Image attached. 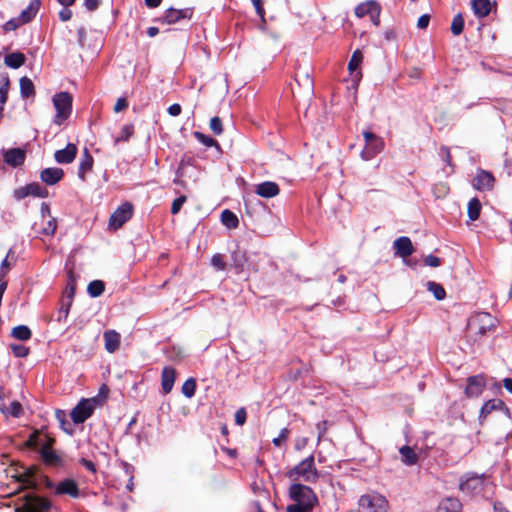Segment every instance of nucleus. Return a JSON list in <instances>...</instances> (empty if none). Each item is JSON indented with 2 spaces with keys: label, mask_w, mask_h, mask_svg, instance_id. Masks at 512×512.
Listing matches in <instances>:
<instances>
[{
  "label": "nucleus",
  "mask_w": 512,
  "mask_h": 512,
  "mask_svg": "<svg viewBox=\"0 0 512 512\" xmlns=\"http://www.w3.org/2000/svg\"><path fill=\"white\" fill-rule=\"evenodd\" d=\"M292 503L286 507V512H312L318 503L315 492L301 483H293L288 490Z\"/></svg>",
  "instance_id": "obj_1"
},
{
  "label": "nucleus",
  "mask_w": 512,
  "mask_h": 512,
  "mask_svg": "<svg viewBox=\"0 0 512 512\" xmlns=\"http://www.w3.org/2000/svg\"><path fill=\"white\" fill-rule=\"evenodd\" d=\"M52 507L50 499L29 492L17 499L14 512H50Z\"/></svg>",
  "instance_id": "obj_2"
},
{
  "label": "nucleus",
  "mask_w": 512,
  "mask_h": 512,
  "mask_svg": "<svg viewBox=\"0 0 512 512\" xmlns=\"http://www.w3.org/2000/svg\"><path fill=\"white\" fill-rule=\"evenodd\" d=\"M287 476L295 483H297L296 481L300 479L308 483H316L319 479V472L315 466L314 456L310 455L302 460L299 464L287 472Z\"/></svg>",
  "instance_id": "obj_3"
},
{
  "label": "nucleus",
  "mask_w": 512,
  "mask_h": 512,
  "mask_svg": "<svg viewBox=\"0 0 512 512\" xmlns=\"http://www.w3.org/2000/svg\"><path fill=\"white\" fill-rule=\"evenodd\" d=\"M73 98L69 92H60L53 96V104L57 111L54 123L61 125L67 120L72 112Z\"/></svg>",
  "instance_id": "obj_4"
},
{
  "label": "nucleus",
  "mask_w": 512,
  "mask_h": 512,
  "mask_svg": "<svg viewBox=\"0 0 512 512\" xmlns=\"http://www.w3.org/2000/svg\"><path fill=\"white\" fill-rule=\"evenodd\" d=\"M494 327V319L487 312H479L472 316L467 323V332L470 335L483 336Z\"/></svg>",
  "instance_id": "obj_5"
},
{
  "label": "nucleus",
  "mask_w": 512,
  "mask_h": 512,
  "mask_svg": "<svg viewBox=\"0 0 512 512\" xmlns=\"http://www.w3.org/2000/svg\"><path fill=\"white\" fill-rule=\"evenodd\" d=\"M359 512H387L388 501L379 493L362 495L358 501Z\"/></svg>",
  "instance_id": "obj_6"
},
{
  "label": "nucleus",
  "mask_w": 512,
  "mask_h": 512,
  "mask_svg": "<svg viewBox=\"0 0 512 512\" xmlns=\"http://www.w3.org/2000/svg\"><path fill=\"white\" fill-rule=\"evenodd\" d=\"M363 137L365 141V147L361 151V158L365 161H368L383 151L385 142L382 137L368 130L363 132Z\"/></svg>",
  "instance_id": "obj_7"
},
{
  "label": "nucleus",
  "mask_w": 512,
  "mask_h": 512,
  "mask_svg": "<svg viewBox=\"0 0 512 512\" xmlns=\"http://www.w3.org/2000/svg\"><path fill=\"white\" fill-rule=\"evenodd\" d=\"M193 14L194 9L192 7L183 9L169 7L160 17L154 19V21L161 24L172 25L180 23L181 21H190L193 17Z\"/></svg>",
  "instance_id": "obj_8"
},
{
  "label": "nucleus",
  "mask_w": 512,
  "mask_h": 512,
  "mask_svg": "<svg viewBox=\"0 0 512 512\" xmlns=\"http://www.w3.org/2000/svg\"><path fill=\"white\" fill-rule=\"evenodd\" d=\"M98 403V398L81 399L78 404L72 409L70 416L75 424H82L90 418L95 410V405Z\"/></svg>",
  "instance_id": "obj_9"
},
{
  "label": "nucleus",
  "mask_w": 512,
  "mask_h": 512,
  "mask_svg": "<svg viewBox=\"0 0 512 512\" xmlns=\"http://www.w3.org/2000/svg\"><path fill=\"white\" fill-rule=\"evenodd\" d=\"M133 205L130 202H125L120 205L109 218V227L113 230H118L133 216Z\"/></svg>",
  "instance_id": "obj_10"
},
{
  "label": "nucleus",
  "mask_w": 512,
  "mask_h": 512,
  "mask_svg": "<svg viewBox=\"0 0 512 512\" xmlns=\"http://www.w3.org/2000/svg\"><path fill=\"white\" fill-rule=\"evenodd\" d=\"M486 386L485 377L482 374L469 376L464 394L467 398H477L484 391Z\"/></svg>",
  "instance_id": "obj_11"
},
{
  "label": "nucleus",
  "mask_w": 512,
  "mask_h": 512,
  "mask_svg": "<svg viewBox=\"0 0 512 512\" xmlns=\"http://www.w3.org/2000/svg\"><path fill=\"white\" fill-rule=\"evenodd\" d=\"M363 58L364 56L361 50L356 49L348 62L350 77L355 86H357L362 79V71L360 69V65L363 61Z\"/></svg>",
  "instance_id": "obj_12"
},
{
  "label": "nucleus",
  "mask_w": 512,
  "mask_h": 512,
  "mask_svg": "<svg viewBox=\"0 0 512 512\" xmlns=\"http://www.w3.org/2000/svg\"><path fill=\"white\" fill-rule=\"evenodd\" d=\"M495 178L489 171L479 169L472 180V186L478 191L492 190Z\"/></svg>",
  "instance_id": "obj_13"
},
{
  "label": "nucleus",
  "mask_w": 512,
  "mask_h": 512,
  "mask_svg": "<svg viewBox=\"0 0 512 512\" xmlns=\"http://www.w3.org/2000/svg\"><path fill=\"white\" fill-rule=\"evenodd\" d=\"M36 473V468L35 467H29V468H26L25 471L23 473H18L16 475L13 476V478H15V480L19 483H21L22 485H20L17 490L10 494L9 496H12L14 494H18L20 493L21 491H23L24 489H36L37 487V484L32 480V478L34 477Z\"/></svg>",
  "instance_id": "obj_14"
},
{
  "label": "nucleus",
  "mask_w": 512,
  "mask_h": 512,
  "mask_svg": "<svg viewBox=\"0 0 512 512\" xmlns=\"http://www.w3.org/2000/svg\"><path fill=\"white\" fill-rule=\"evenodd\" d=\"M55 495H67L71 498H79L80 497V489L78 483L71 478L64 479L60 481L54 490Z\"/></svg>",
  "instance_id": "obj_15"
},
{
  "label": "nucleus",
  "mask_w": 512,
  "mask_h": 512,
  "mask_svg": "<svg viewBox=\"0 0 512 512\" xmlns=\"http://www.w3.org/2000/svg\"><path fill=\"white\" fill-rule=\"evenodd\" d=\"M4 162L13 167H20L24 164L26 159V151L22 148H11L3 153Z\"/></svg>",
  "instance_id": "obj_16"
},
{
  "label": "nucleus",
  "mask_w": 512,
  "mask_h": 512,
  "mask_svg": "<svg viewBox=\"0 0 512 512\" xmlns=\"http://www.w3.org/2000/svg\"><path fill=\"white\" fill-rule=\"evenodd\" d=\"M38 452L41 456L43 463L46 466L56 467V468L65 466L64 458L60 454H58L54 449H50V450H47L46 448L38 449Z\"/></svg>",
  "instance_id": "obj_17"
},
{
  "label": "nucleus",
  "mask_w": 512,
  "mask_h": 512,
  "mask_svg": "<svg viewBox=\"0 0 512 512\" xmlns=\"http://www.w3.org/2000/svg\"><path fill=\"white\" fill-rule=\"evenodd\" d=\"M78 148L73 143H68L64 149L55 151L54 159L59 164H70L77 156Z\"/></svg>",
  "instance_id": "obj_18"
},
{
  "label": "nucleus",
  "mask_w": 512,
  "mask_h": 512,
  "mask_svg": "<svg viewBox=\"0 0 512 512\" xmlns=\"http://www.w3.org/2000/svg\"><path fill=\"white\" fill-rule=\"evenodd\" d=\"M497 410H505L508 412V408L505 406V403L501 399H490L485 402L479 412L480 424H483L484 420L490 413Z\"/></svg>",
  "instance_id": "obj_19"
},
{
  "label": "nucleus",
  "mask_w": 512,
  "mask_h": 512,
  "mask_svg": "<svg viewBox=\"0 0 512 512\" xmlns=\"http://www.w3.org/2000/svg\"><path fill=\"white\" fill-rule=\"evenodd\" d=\"M64 177V171L62 168L51 167L45 168L40 173V179L47 185H55L60 182Z\"/></svg>",
  "instance_id": "obj_20"
},
{
  "label": "nucleus",
  "mask_w": 512,
  "mask_h": 512,
  "mask_svg": "<svg viewBox=\"0 0 512 512\" xmlns=\"http://www.w3.org/2000/svg\"><path fill=\"white\" fill-rule=\"evenodd\" d=\"M255 193L262 198H273L280 193V188L273 181H264L256 185Z\"/></svg>",
  "instance_id": "obj_21"
},
{
  "label": "nucleus",
  "mask_w": 512,
  "mask_h": 512,
  "mask_svg": "<svg viewBox=\"0 0 512 512\" xmlns=\"http://www.w3.org/2000/svg\"><path fill=\"white\" fill-rule=\"evenodd\" d=\"M176 380V370L171 366H165L161 373V388L164 394H169Z\"/></svg>",
  "instance_id": "obj_22"
},
{
  "label": "nucleus",
  "mask_w": 512,
  "mask_h": 512,
  "mask_svg": "<svg viewBox=\"0 0 512 512\" xmlns=\"http://www.w3.org/2000/svg\"><path fill=\"white\" fill-rule=\"evenodd\" d=\"M396 254L402 258H406L413 254L414 247L409 237L401 236L394 241Z\"/></svg>",
  "instance_id": "obj_23"
},
{
  "label": "nucleus",
  "mask_w": 512,
  "mask_h": 512,
  "mask_svg": "<svg viewBox=\"0 0 512 512\" xmlns=\"http://www.w3.org/2000/svg\"><path fill=\"white\" fill-rule=\"evenodd\" d=\"M94 164V158L90 154L87 148L84 149L83 154L81 156L78 168V177L82 180H86L87 172L91 171Z\"/></svg>",
  "instance_id": "obj_24"
},
{
  "label": "nucleus",
  "mask_w": 512,
  "mask_h": 512,
  "mask_svg": "<svg viewBox=\"0 0 512 512\" xmlns=\"http://www.w3.org/2000/svg\"><path fill=\"white\" fill-rule=\"evenodd\" d=\"M105 349L109 353H114L120 347V334L115 330H107L103 334Z\"/></svg>",
  "instance_id": "obj_25"
},
{
  "label": "nucleus",
  "mask_w": 512,
  "mask_h": 512,
  "mask_svg": "<svg viewBox=\"0 0 512 512\" xmlns=\"http://www.w3.org/2000/svg\"><path fill=\"white\" fill-rule=\"evenodd\" d=\"M436 512H462V504L457 498L447 497L439 503Z\"/></svg>",
  "instance_id": "obj_26"
},
{
  "label": "nucleus",
  "mask_w": 512,
  "mask_h": 512,
  "mask_svg": "<svg viewBox=\"0 0 512 512\" xmlns=\"http://www.w3.org/2000/svg\"><path fill=\"white\" fill-rule=\"evenodd\" d=\"M472 9L478 18H484L491 12L490 0H472Z\"/></svg>",
  "instance_id": "obj_27"
},
{
  "label": "nucleus",
  "mask_w": 512,
  "mask_h": 512,
  "mask_svg": "<svg viewBox=\"0 0 512 512\" xmlns=\"http://www.w3.org/2000/svg\"><path fill=\"white\" fill-rule=\"evenodd\" d=\"M10 89V78L7 73L0 77V115L4 110V105L8 100V92Z\"/></svg>",
  "instance_id": "obj_28"
},
{
  "label": "nucleus",
  "mask_w": 512,
  "mask_h": 512,
  "mask_svg": "<svg viewBox=\"0 0 512 512\" xmlns=\"http://www.w3.org/2000/svg\"><path fill=\"white\" fill-rule=\"evenodd\" d=\"M402 462L407 466H413L418 462V455L414 449L408 445H404L399 449Z\"/></svg>",
  "instance_id": "obj_29"
},
{
  "label": "nucleus",
  "mask_w": 512,
  "mask_h": 512,
  "mask_svg": "<svg viewBox=\"0 0 512 512\" xmlns=\"http://www.w3.org/2000/svg\"><path fill=\"white\" fill-rule=\"evenodd\" d=\"M40 1L33 0L19 15L20 22L26 24L30 22L35 16L39 9Z\"/></svg>",
  "instance_id": "obj_30"
},
{
  "label": "nucleus",
  "mask_w": 512,
  "mask_h": 512,
  "mask_svg": "<svg viewBox=\"0 0 512 512\" xmlns=\"http://www.w3.org/2000/svg\"><path fill=\"white\" fill-rule=\"evenodd\" d=\"M26 61V56L22 52H13L10 54H7L4 58V63L6 66L18 69L22 65H24Z\"/></svg>",
  "instance_id": "obj_31"
},
{
  "label": "nucleus",
  "mask_w": 512,
  "mask_h": 512,
  "mask_svg": "<svg viewBox=\"0 0 512 512\" xmlns=\"http://www.w3.org/2000/svg\"><path fill=\"white\" fill-rule=\"evenodd\" d=\"M20 94L22 98H29L35 96V87L30 78L23 76L19 80Z\"/></svg>",
  "instance_id": "obj_32"
},
{
  "label": "nucleus",
  "mask_w": 512,
  "mask_h": 512,
  "mask_svg": "<svg viewBox=\"0 0 512 512\" xmlns=\"http://www.w3.org/2000/svg\"><path fill=\"white\" fill-rule=\"evenodd\" d=\"M483 481L479 476L468 477L466 480L461 481L459 487L463 492H472L481 487Z\"/></svg>",
  "instance_id": "obj_33"
},
{
  "label": "nucleus",
  "mask_w": 512,
  "mask_h": 512,
  "mask_svg": "<svg viewBox=\"0 0 512 512\" xmlns=\"http://www.w3.org/2000/svg\"><path fill=\"white\" fill-rule=\"evenodd\" d=\"M221 222L228 229H236L239 226L238 217L234 212L229 209H225L221 213Z\"/></svg>",
  "instance_id": "obj_34"
},
{
  "label": "nucleus",
  "mask_w": 512,
  "mask_h": 512,
  "mask_svg": "<svg viewBox=\"0 0 512 512\" xmlns=\"http://www.w3.org/2000/svg\"><path fill=\"white\" fill-rule=\"evenodd\" d=\"M379 3L375 0H369L366 2H362L355 8V15L358 18H363L365 16H369L372 12V8H375Z\"/></svg>",
  "instance_id": "obj_35"
},
{
  "label": "nucleus",
  "mask_w": 512,
  "mask_h": 512,
  "mask_svg": "<svg viewBox=\"0 0 512 512\" xmlns=\"http://www.w3.org/2000/svg\"><path fill=\"white\" fill-rule=\"evenodd\" d=\"M42 431L34 430L28 437V439L24 442L23 447L27 449L36 450L39 449L38 446L41 447V438Z\"/></svg>",
  "instance_id": "obj_36"
},
{
  "label": "nucleus",
  "mask_w": 512,
  "mask_h": 512,
  "mask_svg": "<svg viewBox=\"0 0 512 512\" xmlns=\"http://www.w3.org/2000/svg\"><path fill=\"white\" fill-rule=\"evenodd\" d=\"M0 411H2L3 413H6L10 416H13L15 418H18L22 415L23 413V408H22V405L20 404V402L18 401H13L10 403L9 407H6L4 403H1L0 404Z\"/></svg>",
  "instance_id": "obj_37"
},
{
  "label": "nucleus",
  "mask_w": 512,
  "mask_h": 512,
  "mask_svg": "<svg viewBox=\"0 0 512 512\" xmlns=\"http://www.w3.org/2000/svg\"><path fill=\"white\" fill-rule=\"evenodd\" d=\"M134 133L135 128L132 123L124 125L121 128L119 135L114 139V144L117 145L120 142H128Z\"/></svg>",
  "instance_id": "obj_38"
},
{
  "label": "nucleus",
  "mask_w": 512,
  "mask_h": 512,
  "mask_svg": "<svg viewBox=\"0 0 512 512\" xmlns=\"http://www.w3.org/2000/svg\"><path fill=\"white\" fill-rule=\"evenodd\" d=\"M11 335L17 340L27 341L31 338L32 332L28 326L19 325L12 329Z\"/></svg>",
  "instance_id": "obj_39"
},
{
  "label": "nucleus",
  "mask_w": 512,
  "mask_h": 512,
  "mask_svg": "<svg viewBox=\"0 0 512 512\" xmlns=\"http://www.w3.org/2000/svg\"><path fill=\"white\" fill-rule=\"evenodd\" d=\"M481 212V203L478 198H472L468 203L467 214L470 220L475 221L479 218Z\"/></svg>",
  "instance_id": "obj_40"
},
{
  "label": "nucleus",
  "mask_w": 512,
  "mask_h": 512,
  "mask_svg": "<svg viewBox=\"0 0 512 512\" xmlns=\"http://www.w3.org/2000/svg\"><path fill=\"white\" fill-rule=\"evenodd\" d=\"M27 190L29 192V196L39 197V198H47L48 190L40 185L38 182H32L27 184Z\"/></svg>",
  "instance_id": "obj_41"
},
{
  "label": "nucleus",
  "mask_w": 512,
  "mask_h": 512,
  "mask_svg": "<svg viewBox=\"0 0 512 512\" xmlns=\"http://www.w3.org/2000/svg\"><path fill=\"white\" fill-rule=\"evenodd\" d=\"M194 137L200 142L202 143L204 146L206 147H215L217 150H221V146L220 144L218 143V141H216L214 138L202 133V132H199V131H195L193 133Z\"/></svg>",
  "instance_id": "obj_42"
},
{
  "label": "nucleus",
  "mask_w": 512,
  "mask_h": 512,
  "mask_svg": "<svg viewBox=\"0 0 512 512\" xmlns=\"http://www.w3.org/2000/svg\"><path fill=\"white\" fill-rule=\"evenodd\" d=\"M105 290V284L102 280H93L88 284L87 292L93 297H99Z\"/></svg>",
  "instance_id": "obj_43"
},
{
  "label": "nucleus",
  "mask_w": 512,
  "mask_h": 512,
  "mask_svg": "<svg viewBox=\"0 0 512 512\" xmlns=\"http://www.w3.org/2000/svg\"><path fill=\"white\" fill-rule=\"evenodd\" d=\"M427 289L434 295L436 300H443L446 297V291L444 287L439 283L428 281Z\"/></svg>",
  "instance_id": "obj_44"
},
{
  "label": "nucleus",
  "mask_w": 512,
  "mask_h": 512,
  "mask_svg": "<svg viewBox=\"0 0 512 512\" xmlns=\"http://www.w3.org/2000/svg\"><path fill=\"white\" fill-rule=\"evenodd\" d=\"M464 24H465V21H464L463 15L461 13H458L452 19V23H451V27H450L451 33L454 36H459L464 30Z\"/></svg>",
  "instance_id": "obj_45"
},
{
  "label": "nucleus",
  "mask_w": 512,
  "mask_h": 512,
  "mask_svg": "<svg viewBox=\"0 0 512 512\" xmlns=\"http://www.w3.org/2000/svg\"><path fill=\"white\" fill-rule=\"evenodd\" d=\"M57 229V221L54 217H48L47 220L42 222V228L40 229V233L43 235L52 236L55 234Z\"/></svg>",
  "instance_id": "obj_46"
},
{
  "label": "nucleus",
  "mask_w": 512,
  "mask_h": 512,
  "mask_svg": "<svg viewBox=\"0 0 512 512\" xmlns=\"http://www.w3.org/2000/svg\"><path fill=\"white\" fill-rule=\"evenodd\" d=\"M196 380L194 378H188L182 385V394L187 398H192L196 392Z\"/></svg>",
  "instance_id": "obj_47"
},
{
  "label": "nucleus",
  "mask_w": 512,
  "mask_h": 512,
  "mask_svg": "<svg viewBox=\"0 0 512 512\" xmlns=\"http://www.w3.org/2000/svg\"><path fill=\"white\" fill-rule=\"evenodd\" d=\"M15 262H16L15 252L11 248L8 250L6 257L2 260V262L0 264V269H4L7 272H9L10 269L12 268V266L15 264Z\"/></svg>",
  "instance_id": "obj_48"
},
{
  "label": "nucleus",
  "mask_w": 512,
  "mask_h": 512,
  "mask_svg": "<svg viewBox=\"0 0 512 512\" xmlns=\"http://www.w3.org/2000/svg\"><path fill=\"white\" fill-rule=\"evenodd\" d=\"M71 306L72 303L66 302L61 299L60 308L57 313L58 322H65L67 320Z\"/></svg>",
  "instance_id": "obj_49"
},
{
  "label": "nucleus",
  "mask_w": 512,
  "mask_h": 512,
  "mask_svg": "<svg viewBox=\"0 0 512 512\" xmlns=\"http://www.w3.org/2000/svg\"><path fill=\"white\" fill-rule=\"evenodd\" d=\"M253 6L255 7L257 15L261 19V25L259 26L260 29L264 30L266 25V19H265V9L263 7L262 0H251Z\"/></svg>",
  "instance_id": "obj_50"
},
{
  "label": "nucleus",
  "mask_w": 512,
  "mask_h": 512,
  "mask_svg": "<svg viewBox=\"0 0 512 512\" xmlns=\"http://www.w3.org/2000/svg\"><path fill=\"white\" fill-rule=\"evenodd\" d=\"M209 127L212 133L216 136L221 135L224 131L222 120L218 116H214L210 119Z\"/></svg>",
  "instance_id": "obj_51"
},
{
  "label": "nucleus",
  "mask_w": 512,
  "mask_h": 512,
  "mask_svg": "<svg viewBox=\"0 0 512 512\" xmlns=\"http://www.w3.org/2000/svg\"><path fill=\"white\" fill-rule=\"evenodd\" d=\"M10 349L15 357L24 358L28 356L30 349L22 344H11Z\"/></svg>",
  "instance_id": "obj_52"
},
{
  "label": "nucleus",
  "mask_w": 512,
  "mask_h": 512,
  "mask_svg": "<svg viewBox=\"0 0 512 512\" xmlns=\"http://www.w3.org/2000/svg\"><path fill=\"white\" fill-rule=\"evenodd\" d=\"M211 265L218 271H223L226 268V262L224 256L220 253H216L211 258Z\"/></svg>",
  "instance_id": "obj_53"
},
{
  "label": "nucleus",
  "mask_w": 512,
  "mask_h": 512,
  "mask_svg": "<svg viewBox=\"0 0 512 512\" xmlns=\"http://www.w3.org/2000/svg\"><path fill=\"white\" fill-rule=\"evenodd\" d=\"M449 186L445 183H437L433 187V193L436 198H443L449 194Z\"/></svg>",
  "instance_id": "obj_54"
},
{
  "label": "nucleus",
  "mask_w": 512,
  "mask_h": 512,
  "mask_svg": "<svg viewBox=\"0 0 512 512\" xmlns=\"http://www.w3.org/2000/svg\"><path fill=\"white\" fill-rule=\"evenodd\" d=\"M290 430L288 428L281 429L279 435L272 440L276 447H281L288 439Z\"/></svg>",
  "instance_id": "obj_55"
},
{
  "label": "nucleus",
  "mask_w": 512,
  "mask_h": 512,
  "mask_svg": "<svg viewBox=\"0 0 512 512\" xmlns=\"http://www.w3.org/2000/svg\"><path fill=\"white\" fill-rule=\"evenodd\" d=\"M74 295H75V284L72 281L71 283H68L65 291L63 292L61 299L66 302L73 303Z\"/></svg>",
  "instance_id": "obj_56"
},
{
  "label": "nucleus",
  "mask_w": 512,
  "mask_h": 512,
  "mask_svg": "<svg viewBox=\"0 0 512 512\" xmlns=\"http://www.w3.org/2000/svg\"><path fill=\"white\" fill-rule=\"evenodd\" d=\"M186 200L187 197L185 195H181L180 197L174 199L171 205V213L173 215L178 214Z\"/></svg>",
  "instance_id": "obj_57"
},
{
  "label": "nucleus",
  "mask_w": 512,
  "mask_h": 512,
  "mask_svg": "<svg viewBox=\"0 0 512 512\" xmlns=\"http://www.w3.org/2000/svg\"><path fill=\"white\" fill-rule=\"evenodd\" d=\"M55 442L56 439L53 436H50L49 434H44V438H42L41 447H39V449H53Z\"/></svg>",
  "instance_id": "obj_58"
},
{
  "label": "nucleus",
  "mask_w": 512,
  "mask_h": 512,
  "mask_svg": "<svg viewBox=\"0 0 512 512\" xmlns=\"http://www.w3.org/2000/svg\"><path fill=\"white\" fill-rule=\"evenodd\" d=\"M247 413L244 407L239 408L235 413V423L239 426L245 424Z\"/></svg>",
  "instance_id": "obj_59"
},
{
  "label": "nucleus",
  "mask_w": 512,
  "mask_h": 512,
  "mask_svg": "<svg viewBox=\"0 0 512 512\" xmlns=\"http://www.w3.org/2000/svg\"><path fill=\"white\" fill-rule=\"evenodd\" d=\"M20 25H23L22 22H20V19L19 17L16 18V19H10L8 20L4 26H3V29L4 31L8 32V31H14L16 30Z\"/></svg>",
  "instance_id": "obj_60"
},
{
  "label": "nucleus",
  "mask_w": 512,
  "mask_h": 512,
  "mask_svg": "<svg viewBox=\"0 0 512 512\" xmlns=\"http://www.w3.org/2000/svg\"><path fill=\"white\" fill-rule=\"evenodd\" d=\"M380 13H381V6L378 4L375 8H372V12L369 15L371 21L375 26L380 25Z\"/></svg>",
  "instance_id": "obj_61"
},
{
  "label": "nucleus",
  "mask_w": 512,
  "mask_h": 512,
  "mask_svg": "<svg viewBox=\"0 0 512 512\" xmlns=\"http://www.w3.org/2000/svg\"><path fill=\"white\" fill-rule=\"evenodd\" d=\"M425 264L427 266H430V267H438L441 265V260L439 257L435 256V255H428L425 260H424Z\"/></svg>",
  "instance_id": "obj_62"
},
{
  "label": "nucleus",
  "mask_w": 512,
  "mask_h": 512,
  "mask_svg": "<svg viewBox=\"0 0 512 512\" xmlns=\"http://www.w3.org/2000/svg\"><path fill=\"white\" fill-rule=\"evenodd\" d=\"M128 107V101L126 98H119L114 105V112L118 113L125 110Z\"/></svg>",
  "instance_id": "obj_63"
},
{
  "label": "nucleus",
  "mask_w": 512,
  "mask_h": 512,
  "mask_svg": "<svg viewBox=\"0 0 512 512\" xmlns=\"http://www.w3.org/2000/svg\"><path fill=\"white\" fill-rule=\"evenodd\" d=\"M59 19L63 22H66L72 18V11L69 7H64L59 11Z\"/></svg>",
  "instance_id": "obj_64"
}]
</instances>
